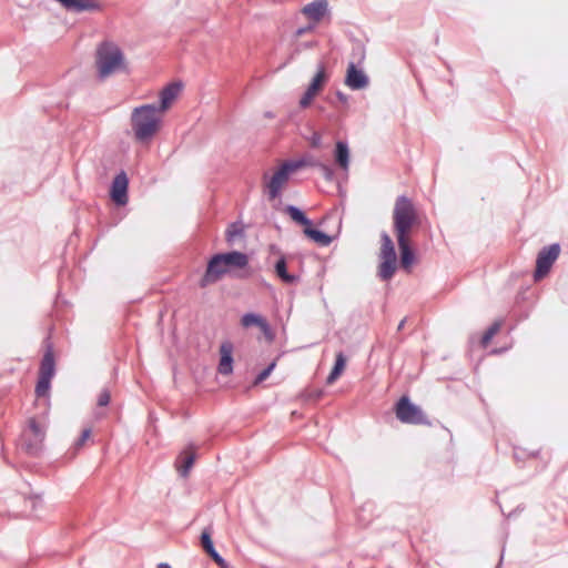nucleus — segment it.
Segmentation results:
<instances>
[{
  "label": "nucleus",
  "instance_id": "obj_16",
  "mask_svg": "<svg viewBox=\"0 0 568 568\" xmlns=\"http://www.w3.org/2000/svg\"><path fill=\"white\" fill-rule=\"evenodd\" d=\"M195 460V447H186L176 458L175 466L181 476L186 477Z\"/></svg>",
  "mask_w": 568,
  "mask_h": 568
},
{
  "label": "nucleus",
  "instance_id": "obj_22",
  "mask_svg": "<svg viewBox=\"0 0 568 568\" xmlns=\"http://www.w3.org/2000/svg\"><path fill=\"white\" fill-rule=\"evenodd\" d=\"M286 213L296 223L304 225L305 227L311 225V221L305 216V214L300 209L295 206H287Z\"/></svg>",
  "mask_w": 568,
  "mask_h": 568
},
{
  "label": "nucleus",
  "instance_id": "obj_1",
  "mask_svg": "<svg viewBox=\"0 0 568 568\" xmlns=\"http://www.w3.org/2000/svg\"><path fill=\"white\" fill-rule=\"evenodd\" d=\"M419 224V214L413 202L406 196H399L393 211V226L400 252V266L406 272H410L415 261L412 233Z\"/></svg>",
  "mask_w": 568,
  "mask_h": 568
},
{
  "label": "nucleus",
  "instance_id": "obj_6",
  "mask_svg": "<svg viewBox=\"0 0 568 568\" xmlns=\"http://www.w3.org/2000/svg\"><path fill=\"white\" fill-rule=\"evenodd\" d=\"M45 425L30 418L21 435V447L29 455L37 456L43 449Z\"/></svg>",
  "mask_w": 568,
  "mask_h": 568
},
{
  "label": "nucleus",
  "instance_id": "obj_10",
  "mask_svg": "<svg viewBox=\"0 0 568 568\" xmlns=\"http://www.w3.org/2000/svg\"><path fill=\"white\" fill-rule=\"evenodd\" d=\"M55 374L54 357H43L40 368L39 378L36 386V394L38 397H44L49 394L50 383Z\"/></svg>",
  "mask_w": 568,
  "mask_h": 568
},
{
  "label": "nucleus",
  "instance_id": "obj_25",
  "mask_svg": "<svg viewBox=\"0 0 568 568\" xmlns=\"http://www.w3.org/2000/svg\"><path fill=\"white\" fill-rule=\"evenodd\" d=\"M233 369V357H221L217 371L220 374L229 375Z\"/></svg>",
  "mask_w": 568,
  "mask_h": 568
},
{
  "label": "nucleus",
  "instance_id": "obj_18",
  "mask_svg": "<svg viewBox=\"0 0 568 568\" xmlns=\"http://www.w3.org/2000/svg\"><path fill=\"white\" fill-rule=\"evenodd\" d=\"M275 274L285 284H293L297 281V276L292 275L287 272V265L284 256L280 257V260L276 262Z\"/></svg>",
  "mask_w": 568,
  "mask_h": 568
},
{
  "label": "nucleus",
  "instance_id": "obj_31",
  "mask_svg": "<svg viewBox=\"0 0 568 568\" xmlns=\"http://www.w3.org/2000/svg\"><path fill=\"white\" fill-rule=\"evenodd\" d=\"M322 142V135L318 132H314L311 138V145L313 148H320Z\"/></svg>",
  "mask_w": 568,
  "mask_h": 568
},
{
  "label": "nucleus",
  "instance_id": "obj_2",
  "mask_svg": "<svg viewBox=\"0 0 568 568\" xmlns=\"http://www.w3.org/2000/svg\"><path fill=\"white\" fill-rule=\"evenodd\" d=\"M248 265V256L239 251L219 253L207 262L206 270L200 280V287L204 288L219 282L226 274L243 270Z\"/></svg>",
  "mask_w": 568,
  "mask_h": 568
},
{
  "label": "nucleus",
  "instance_id": "obj_8",
  "mask_svg": "<svg viewBox=\"0 0 568 568\" xmlns=\"http://www.w3.org/2000/svg\"><path fill=\"white\" fill-rule=\"evenodd\" d=\"M396 417L405 424L423 425L428 424L427 417L420 407L410 403L408 397L403 396L395 406Z\"/></svg>",
  "mask_w": 568,
  "mask_h": 568
},
{
  "label": "nucleus",
  "instance_id": "obj_32",
  "mask_svg": "<svg viewBox=\"0 0 568 568\" xmlns=\"http://www.w3.org/2000/svg\"><path fill=\"white\" fill-rule=\"evenodd\" d=\"M314 27H315V24L297 29L296 37H301V36H303L306 32L313 31Z\"/></svg>",
  "mask_w": 568,
  "mask_h": 568
},
{
  "label": "nucleus",
  "instance_id": "obj_30",
  "mask_svg": "<svg viewBox=\"0 0 568 568\" xmlns=\"http://www.w3.org/2000/svg\"><path fill=\"white\" fill-rule=\"evenodd\" d=\"M111 395L108 389H103L98 397V405L101 407L106 406L110 403Z\"/></svg>",
  "mask_w": 568,
  "mask_h": 568
},
{
  "label": "nucleus",
  "instance_id": "obj_33",
  "mask_svg": "<svg viewBox=\"0 0 568 568\" xmlns=\"http://www.w3.org/2000/svg\"><path fill=\"white\" fill-rule=\"evenodd\" d=\"M231 354V346L227 344H223L221 346V355H230Z\"/></svg>",
  "mask_w": 568,
  "mask_h": 568
},
{
  "label": "nucleus",
  "instance_id": "obj_17",
  "mask_svg": "<svg viewBox=\"0 0 568 568\" xmlns=\"http://www.w3.org/2000/svg\"><path fill=\"white\" fill-rule=\"evenodd\" d=\"M335 161L337 165L344 171L348 170L349 165V150L345 142L338 141L335 148Z\"/></svg>",
  "mask_w": 568,
  "mask_h": 568
},
{
  "label": "nucleus",
  "instance_id": "obj_9",
  "mask_svg": "<svg viewBox=\"0 0 568 568\" xmlns=\"http://www.w3.org/2000/svg\"><path fill=\"white\" fill-rule=\"evenodd\" d=\"M560 254L559 244H551L547 247H544L537 256L536 261V270H535V280L539 281L544 278L550 271L552 264L558 258Z\"/></svg>",
  "mask_w": 568,
  "mask_h": 568
},
{
  "label": "nucleus",
  "instance_id": "obj_37",
  "mask_svg": "<svg viewBox=\"0 0 568 568\" xmlns=\"http://www.w3.org/2000/svg\"><path fill=\"white\" fill-rule=\"evenodd\" d=\"M404 323H405V320H403L399 325H398V329H402L404 327Z\"/></svg>",
  "mask_w": 568,
  "mask_h": 568
},
{
  "label": "nucleus",
  "instance_id": "obj_12",
  "mask_svg": "<svg viewBox=\"0 0 568 568\" xmlns=\"http://www.w3.org/2000/svg\"><path fill=\"white\" fill-rule=\"evenodd\" d=\"M128 178L125 173L118 174L111 186V199L118 205H124L128 202Z\"/></svg>",
  "mask_w": 568,
  "mask_h": 568
},
{
  "label": "nucleus",
  "instance_id": "obj_23",
  "mask_svg": "<svg viewBox=\"0 0 568 568\" xmlns=\"http://www.w3.org/2000/svg\"><path fill=\"white\" fill-rule=\"evenodd\" d=\"M499 329H500L499 322H495L494 324H491L481 336V339H480L481 346L486 347L490 343L491 338L499 332Z\"/></svg>",
  "mask_w": 568,
  "mask_h": 568
},
{
  "label": "nucleus",
  "instance_id": "obj_19",
  "mask_svg": "<svg viewBox=\"0 0 568 568\" xmlns=\"http://www.w3.org/2000/svg\"><path fill=\"white\" fill-rule=\"evenodd\" d=\"M304 234L322 246H327L332 239L326 233L312 229L311 225L304 229Z\"/></svg>",
  "mask_w": 568,
  "mask_h": 568
},
{
  "label": "nucleus",
  "instance_id": "obj_24",
  "mask_svg": "<svg viewBox=\"0 0 568 568\" xmlns=\"http://www.w3.org/2000/svg\"><path fill=\"white\" fill-rule=\"evenodd\" d=\"M320 92L315 91L312 87L308 85L307 90L305 91L304 95L302 97V99L300 100V105L302 108H307L311 105V103L313 102V100L315 99V97Z\"/></svg>",
  "mask_w": 568,
  "mask_h": 568
},
{
  "label": "nucleus",
  "instance_id": "obj_34",
  "mask_svg": "<svg viewBox=\"0 0 568 568\" xmlns=\"http://www.w3.org/2000/svg\"><path fill=\"white\" fill-rule=\"evenodd\" d=\"M214 561L220 559V555L215 551V549H212L211 551L206 552Z\"/></svg>",
  "mask_w": 568,
  "mask_h": 568
},
{
  "label": "nucleus",
  "instance_id": "obj_29",
  "mask_svg": "<svg viewBox=\"0 0 568 568\" xmlns=\"http://www.w3.org/2000/svg\"><path fill=\"white\" fill-rule=\"evenodd\" d=\"M201 544H202V547L203 549L205 550V552H209L211 551L212 549H214L213 547V542H212V539H211V535L209 531L204 530L202 532V536H201Z\"/></svg>",
  "mask_w": 568,
  "mask_h": 568
},
{
  "label": "nucleus",
  "instance_id": "obj_27",
  "mask_svg": "<svg viewBox=\"0 0 568 568\" xmlns=\"http://www.w3.org/2000/svg\"><path fill=\"white\" fill-rule=\"evenodd\" d=\"M275 366H276L275 361H273L271 364H268L266 368H264L261 373L257 374V376L255 377V379L253 382V385L256 386V385L261 384L262 382H264L270 376L271 372L274 369Z\"/></svg>",
  "mask_w": 568,
  "mask_h": 568
},
{
  "label": "nucleus",
  "instance_id": "obj_11",
  "mask_svg": "<svg viewBox=\"0 0 568 568\" xmlns=\"http://www.w3.org/2000/svg\"><path fill=\"white\" fill-rule=\"evenodd\" d=\"M240 323L241 326L246 329L256 327L267 343L273 342L274 333L264 316L255 313H246L241 317Z\"/></svg>",
  "mask_w": 568,
  "mask_h": 568
},
{
  "label": "nucleus",
  "instance_id": "obj_7",
  "mask_svg": "<svg viewBox=\"0 0 568 568\" xmlns=\"http://www.w3.org/2000/svg\"><path fill=\"white\" fill-rule=\"evenodd\" d=\"M381 239L382 245L379 258L382 260V263L378 267V274L383 280L387 281L394 275L396 271L397 256L390 236L387 233H383Z\"/></svg>",
  "mask_w": 568,
  "mask_h": 568
},
{
  "label": "nucleus",
  "instance_id": "obj_15",
  "mask_svg": "<svg viewBox=\"0 0 568 568\" xmlns=\"http://www.w3.org/2000/svg\"><path fill=\"white\" fill-rule=\"evenodd\" d=\"M181 92V85L178 83H171L160 92V106L158 110L163 114L168 111L174 101L178 99Z\"/></svg>",
  "mask_w": 568,
  "mask_h": 568
},
{
  "label": "nucleus",
  "instance_id": "obj_3",
  "mask_svg": "<svg viewBox=\"0 0 568 568\" xmlns=\"http://www.w3.org/2000/svg\"><path fill=\"white\" fill-rule=\"evenodd\" d=\"M162 115L153 104L134 108L131 113L134 139L141 143L150 142L161 129Z\"/></svg>",
  "mask_w": 568,
  "mask_h": 568
},
{
  "label": "nucleus",
  "instance_id": "obj_28",
  "mask_svg": "<svg viewBox=\"0 0 568 568\" xmlns=\"http://www.w3.org/2000/svg\"><path fill=\"white\" fill-rule=\"evenodd\" d=\"M241 234V229L236 224H232L227 227L225 232V239L229 243L233 242V240Z\"/></svg>",
  "mask_w": 568,
  "mask_h": 568
},
{
  "label": "nucleus",
  "instance_id": "obj_13",
  "mask_svg": "<svg viewBox=\"0 0 568 568\" xmlns=\"http://www.w3.org/2000/svg\"><path fill=\"white\" fill-rule=\"evenodd\" d=\"M328 2L326 0H315L304 6L302 13L314 24H317L326 14Z\"/></svg>",
  "mask_w": 568,
  "mask_h": 568
},
{
  "label": "nucleus",
  "instance_id": "obj_4",
  "mask_svg": "<svg viewBox=\"0 0 568 568\" xmlns=\"http://www.w3.org/2000/svg\"><path fill=\"white\" fill-rule=\"evenodd\" d=\"M95 65L101 78L128 69L122 51L112 42H103L98 47Z\"/></svg>",
  "mask_w": 568,
  "mask_h": 568
},
{
  "label": "nucleus",
  "instance_id": "obj_36",
  "mask_svg": "<svg viewBox=\"0 0 568 568\" xmlns=\"http://www.w3.org/2000/svg\"><path fill=\"white\" fill-rule=\"evenodd\" d=\"M156 568H171V567L166 564H160Z\"/></svg>",
  "mask_w": 568,
  "mask_h": 568
},
{
  "label": "nucleus",
  "instance_id": "obj_21",
  "mask_svg": "<svg viewBox=\"0 0 568 568\" xmlns=\"http://www.w3.org/2000/svg\"><path fill=\"white\" fill-rule=\"evenodd\" d=\"M327 82V74L325 71V65L320 64L316 74L312 79L310 87H312L315 91L321 92Z\"/></svg>",
  "mask_w": 568,
  "mask_h": 568
},
{
  "label": "nucleus",
  "instance_id": "obj_20",
  "mask_svg": "<svg viewBox=\"0 0 568 568\" xmlns=\"http://www.w3.org/2000/svg\"><path fill=\"white\" fill-rule=\"evenodd\" d=\"M345 367H346V357H336L335 365L326 378V384L327 385L334 384L339 378V376L344 372Z\"/></svg>",
  "mask_w": 568,
  "mask_h": 568
},
{
  "label": "nucleus",
  "instance_id": "obj_35",
  "mask_svg": "<svg viewBox=\"0 0 568 568\" xmlns=\"http://www.w3.org/2000/svg\"><path fill=\"white\" fill-rule=\"evenodd\" d=\"M215 562H216L219 566H221V567H224V566H225V562H224V560H223V558H222V557H220V559H217Z\"/></svg>",
  "mask_w": 568,
  "mask_h": 568
},
{
  "label": "nucleus",
  "instance_id": "obj_5",
  "mask_svg": "<svg viewBox=\"0 0 568 568\" xmlns=\"http://www.w3.org/2000/svg\"><path fill=\"white\" fill-rule=\"evenodd\" d=\"M302 166V162H284L271 174L265 173L263 176V183L267 190L268 197L271 200L276 199L286 185L290 175Z\"/></svg>",
  "mask_w": 568,
  "mask_h": 568
},
{
  "label": "nucleus",
  "instance_id": "obj_14",
  "mask_svg": "<svg viewBox=\"0 0 568 568\" xmlns=\"http://www.w3.org/2000/svg\"><path fill=\"white\" fill-rule=\"evenodd\" d=\"M345 84L352 90L364 89L368 84V78L351 62L347 68Z\"/></svg>",
  "mask_w": 568,
  "mask_h": 568
},
{
  "label": "nucleus",
  "instance_id": "obj_26",
  "mask_svg": "<svg viewBox=\"0 0 568 568\" xmlns=\"http://www.w3.org/2000/svg\"><path fill=\"white\" fill-rule=\"evenodd\" d=\"M91 434L92 432L90 428H85L82 430L80 437L75 440L73 445L75 452L80 450L87 444V442L91 439Z\"/></svg>",
  "mask_w": 568,
  "mask_h": 568
}]
</instances>
